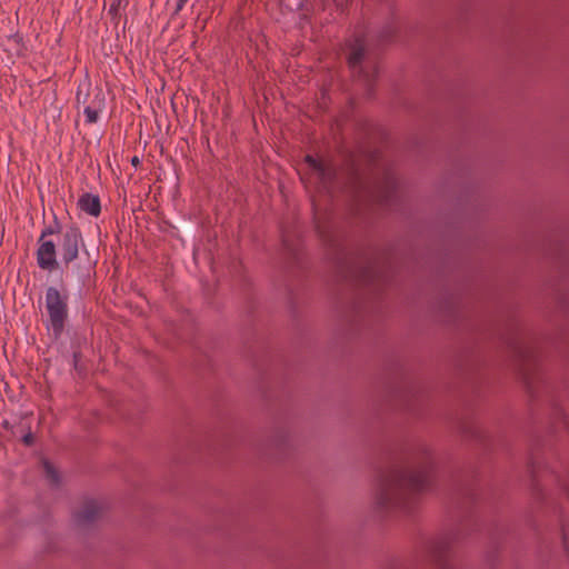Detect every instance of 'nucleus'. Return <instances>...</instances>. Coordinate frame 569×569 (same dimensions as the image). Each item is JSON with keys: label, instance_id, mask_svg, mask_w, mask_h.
I'll return each mask as SVG.
<instances>
[{"label": "nucleus", "instance_id": "nucleus-2", "mask_svg": "<svg viewBox=\"0 0 569 569\" xmlns=\"http://www.w3.org/2000/svg\"><path fill=\"white\" fill-rule=\"evenodd\" d=\"M86 249L81 229L76 223L62 226L56 214L46 226L38 239L37 263L41 270L53 271L59 268L58 254L66 269L79 258Z\"/></svg>", "mask_w": 569, "mask_h": 569}, {"label": "nucleus", "instance_id": "nucleus-11", "mask_svg": "<svg viewBox=\"0 0 569 569\" xmlns=\"http://www.w3.org/2000/svg\"><path fill=\"white\" fill-rule=\"evenodd\" d=\"M104 94L101 89H96V93L93 98L90 100V103L86 104L83 108V113L86 116L87 123H96L99 119V113L104 108Z\"/></svg>", "mask_w": 569, "mask_h": 569}, {"label": "nucleus", "instance_id": "nucleus-1", "mask_svg": "<svg viewBox=\"0 0 569 569\" xmlns=\"http://www.w3.org/2000/svg\"><path fill=\"white\" fill-rule=\"evenodd\" d=\"M317 232L330 250V260L339 278L379 299L388 284V277L379 262L367 257H350L330 232L323 231L320 226H317Z\"/></svg>", "mask_w": 569, "mask_h": 569}, {"label": "nucleus", "instance_id": "nucleus-16", "mask_svg": "<svg viewBox=\"0 0 569 569\" xmlns=\"http://www.w3.org/2000/svg\"><path fill=\"white\" fill-rule=\"evenodd\" d=\"M89 98H90L89 90L83 91V87L80 84L78 87L77 94H76L77 107L79 108L80 106H82L84 108L86 104L90 103Z\"/></svg>", "mask_w": 569, "mask_h": 569}, {"label": "nucleus", "instance_id": "nucleus-8", "mask_svg": "<svg viewBox=\"0 0 569 569\" xmlns=\"http://www.w3.org/2000/svg\"><path fill=\"white\" fill-rule=\"evenodd\" d=\"M83 253L86 257L79 253V258L69 266V269H66L67 271H70L76 280L81 284L86 283L96 267V261L89 258L86 249L83 250Z\"/></svg>", "mask_w": 569, "mask_h": 569}, {"label": "nucleus", "instance_id": "nucleus-20", "mask_svg": "<svg viewBox=\"0 0 569 569\" xmlns=\"http://www.w3.org/2000/svg\"><path fill=\"white\" fill-rule=\"evenodd\" d=\"M460 431H461V433H463L466 436H470V437L476 436V432L471 428H469V427L467 428L466 426H461Z\"/></svg>", "mask_w": 569, "mask_h": 569}, {"label": "nucleus", "instance_id": "nucleus-23", "mask_svg": "<svg viewBox=\"0 0 569 569\" xmlns=\"http://www.w3.org/2000/svg\"><path fill=\"white\" fill-rule=\"evenodd\" d=\"M1 425L6 430L12 429V426L10 425V422L8 420H3Z\"/></svg>", "mask_w": 569, "mask_h": 569}, {"label": "nucleus", "instance_id": "nucleus-13", "mask_svg": "<svg viewBox=\"0 0 569 569\" xmlns=\"http://www.w3.org/2000/svg\"><path fill=\"white\" fill-rule=\"evenodd\" d=\"M127 4H128V0H113L112 1V3L110 4L109 11H108L112 21H114L116 23L119 22V18H120L119 10H120L121 6L126 7Z\"/></svg>", "mask_w": 569, "mask_h": 569}, {"label": "nucleus", "instance_id": "nucleus-19", "mask_svg": "<svg viewBox=\"0 0 569 569\" xmlns=\"http://www.w3.org/2000/svg\"><path fill=\"white\" fill-rule=\"evenodd\" d=\"M187 2H188V0H177V4H176L174 11H173V14H178L183 9V7L186 6Z\"/></svg>", "mask_w": 569, "mask_h": 569}, {"label": "nucleus", "instance_id": "nucleus-26", "mask_svg": "<svg viewBox=\"0 0 569 569\" xmlns=\"http://www.w3.org/2000/svg\"><path fill=\"white\" fill-rule=\"evenodd\" d=\"M13 38H14V39H17L18 41H20V40H21V38H19V36H18V34H14V36H13Z\"/></svg>", "mask_w": 569, "mask_h": 569}, {"label": "nucleus", "instance_id": "nucleus-22", "mask_svg": "<svg viewBox=\"0 0 569 569\" xmlns=\"http://www.w3.org/2000/svg\"><path fill=\"white\" fill-rule=\"evenodd\" d=\"M81 357V353L80 352H73V362H74V367L77 368V365H78V361Z\"/></svg>", "mask_w": 569, "mask_h": 569}, {"label": "nucleus", "instance_id": "nucleus-5", "mask_svg": "<svg viewBox=\"0 0 569 569\" xmlns=\"http://www.w3.org/2000/svg\"><path fill=\"white\" fill-rule=\"evenodd\" d=\"M513 350L522 381L528 393L533 397L536 387L542 382V373L539 365L537 349L523 340L508 342Z\"/></svg>", "mask_w": 569, "mask_h": 569}, {"label": "nucleus", "instance_id": "nucleus-7", "mask_svg": "<svg viewBox=\"0 0 569 569\" xmlns=\"http://www.w3.org/2000/svg\"><path fill=\"white\" fill-rule=\"evenodd\" d=\"M391 500V471L387 467L378 471L376 482V507L387 511Z\"/></svg>", "mask_w": 569, "mask_h": 569}, {"label": "nucleus", "instance_id": "nucleus-21", "mask_svg": "<svg viewBox=\"0 0 569 569\" xmlns=\"http://www.w3.org/2000/svg\"><path fill=\"white\" fill-rule=\"evenodd\" d=\"M130 162H131V164H132L133 167H136V168H137L138 166H140V159H139V157H138V156L132 157V158H131V160H130Z\"/></svg>", "mask_w": 569, "mask_h": 569}, {"label": "nucleus", "instance_id": "nucleus-3", "mask_svg": "<svg viewBox=\"0 0 569 569\" xmlns=\"http://www.w3.org/2000/svg\"><path fill=\"white\" fill-rule=\"evenodd\" d=\"M432 456L426 446H418L405 458L401 470L393 467V509L410 511L416 496L431 485Z\"/></svg>", "mask_w": 569, "mask_h": 569}, {"label": "nucleus", "instance_id": "nucleus-12", "mask_svg": "<svg viewBox=\"0 0 569 569\" xmlns=\"http://www.w3.org/2000/svg\"><path fill=\"white\" fill-rule=\"evenodd\" d=\"M78 207L81 211L92 217H98L101 212V202L99 196L92 194L90 192H86L80 196L78 200Z\"/></svg>", "mask_w": 569, "mask_h": 569}, {"label": "nucleus", "instance_id": "nucleus-25", "mask_svg": "<svg viewBox=\"0 0 569 569\" xmlns=\"http://www.w3.org/2000/svg\"><path fill=\"white\" fill-rule=\"evenodd\" d=\"M562 423H563V426H565V427H567V426H568V422H567V420H566V418H565V417H562Z\"/></svg>", "mask_w": 569, "mask_h": 569}, {"label": "nucleus", "instance_id": "nucleus-14", "mask_svg": "<svg viewBox=\"0 0 569 569\" xmlns=\"http://www.w3.org/2000/svg\"><path fill=\"white\" fill-rule=\"evenodd\" d=\"M320 178V180L323 182V183H330L335 180L336 178V170L323 163V171H316Z\"/></svg>", "mask_w": 569, "mask_h": 569}, {"label": "nucleus", "instance_id": "nucleus-6", "mask_svg": "<svg viewBox=\"0 0 569 569\" xmlns=\"http://www.w3.org/2000/svg\"><path fill=\"white\" fill-rule=\"evenodd\" d=\"M68 299V293L56 287L46 290L47 328L52 331L54 339H59L64 331L69 317Z\"/></svg>", "mask_w": 569, "mask_h": 569}, {"label": "nucleus", "instance_id": "nucleus-10", "mask_svg": "<svg viewBox=\"0 0 569 569\" xmlns=\"http://www.w3.org/2000/svg\"><path fill=\"white\" fill-rule=\"evenodd\" d=\"M282 246L289 258L297 264L301 263V246L299 237L296 233H290L282 229L281 231Z\"/></svg>", "mask_w": 569, "mask_h": 569}, {"label": "nucleus", "instance_id": "nucleus-15", "mask_svg": "<svg viewBox=\"0 0 569 569\" xmlns=\"http://www.w3.org/2000/svg\"><path fill=\"white\" fill-rule=\"evenodd\" d=\"M42 463H43V469H44L47 478L53 485H58L59 483V475H58V471L56 470V468L53 467V465L48 460H43Z\"/></svg>", "mask_w": 569, "mask_h": 569}, {"label": "nucleus", "instance_id": "nucleus-4", "mask_svg": "<svg viewBox=\"0 0 569 569\" xmlns=\"http://www.w3.org/2000/svg\"><path fill=\"white\" fill-rule=\"evenodd\" d=\"M346 62L351 77L367 90L368 97L373 94V86L379 74L378 66L368 59L363 40L359 37L346 41Z\"/></svg>", "mask_w": 569, "mask_h": 569}, {"label": "nucleus", "instance_id": "nucleus-18", "mask_svg": "<svg viewBox=\"0 0 569 569\" xmlns=\"http://www.w3.org/2000/svg\"><path fill=\"white\" fill-rule=\"evenodd\" d=\"M21 441L26 447H32L36 443V437L30 427L27 428V432L21 437Z\"/></svg>", "mask_w": 569, "mask_h": 569}, {"label": "nucleus", "instance_id": "nucleus-17", "mask_svg": "<svg viewBox=\"0 0 569 569\" xmlns=\"http://www.w3.org/2000/svg\"><path fill=\"white\" fill-rule=\"evenodd\" d=\"M305 162L308 163V166L313 170V171H323V162L321 160H318L316 159L311 154H307L305 157Z\"/></svg>", "mask_w": 569, "mask_h": 569}, {"label": "nucleus", "instance_id": "nucleus-24", "mask_svg": "<svg viewBox=\"0 0 569 569\" xmlns=\"http://www.w3.org/2000/svg\"><path fill=\"white\" fill-rule=\"evenodd\" d=\"M398 396L396 395V390L393 389V396H392V399H393V403L396 402Z\"/></svg>", "mask_w": 569, "mask_h": 569}, {"label": "nucleus", "instance_id": "nucleus-9", "mask_svg": "<svg viewBox=\"0 0 569 569\" xmlns=\"http://www.w3.org/2000/svg\"><path fill=\"white\" fill-rule=\"evenodd\" d=\"M102 515V508L96 500L84 502L81 510L74 512L73 518L77 525L87 526Z\"/></svg>", "mask_w": 569, "mask_h": 569}]
</instances>
